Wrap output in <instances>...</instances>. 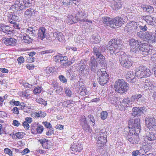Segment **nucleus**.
I'll use <instances>...</instances> for the list:
<instances>
[{
  "instance_id": "nucleus-40",
  "label": "nucleus",
  "mask_w": 156,
  "mask_h": 156,
  "mask_svg": "<svg viewBox=\"0 0 156 156\" xmlns=\"http://www.w3.org/2000/svg\"><path fill=\"white\" fill-rule=\"evenodd\" d=\"M146 137L147 140L149 141L154 140H155L156 138L155 136L154 133L153 132L149 133V134L147 135Z\"/></svg>"
},
{
  "instance_id": "nucleus-27",
  "label": "nucleus",
  "mask_w": 156,
  "mask_h": 156,
  "mask_svg": "<svg viewBox=\"0 0 156 156\" xmlns=\"http://www.w3.org/2000/svg\"><path fill=\"white\" fill-rule=\"evenodd\" d=\"M143 19L148 24L150 25H154V21L155 18L150 16H147L143 17Z\"/></svg>"
},
{
  "instance_id": "nucleus-60",
  "label": "nucleus",
  "mask_w": 156,
  "mask_h": 156,
  "mask_svg": "<svg viewBox=\"0 0 156 156\" xmlns=\"http://www.w3.org/2000/svg\"><path fill=\"white\" fill-rule=\"evenodd\" d=\"M19 108H17L16 107H14L13 109L12 110V112L16 114H19Z\"/></svg>"
},
{
  "instance_id": "nucleus-13",
  "label": "nucleus",
  "mask_w": 156,
  "mask_h": 156,
  "mask_svg": "<svg viewBox=\"0 0 156 156\" xmlns=\"http://www.w3.org/2000/svg\"><path fill=\"white\" fill-rule=\"evenodd\" d=\"M0 31L9 36L13 34L14 33V30L12 29V28L2 23L0 24Z\"/></svg>"
},
{
  "instance_id": "nucleus-20",
  "label": "nucleus",
  "mask_w": 156,
  "mask_h": 156,
  "mask_svg": "<svg viewBox=\"0 0 156 156\" xmlns=\"http://www.w3.org/2000/svg\"><path fill=\"white\" fill-rule=\"evenodd\" d=\"M89 70L88 66L85 64L81 65L79 69L80 75L83 74L85 76L88 74L89 73Z\"/></svg>"
},
{
  "instance_id": "nucleus-32",
  "label": "nucleus",
  "mask_w": 156,
  "mask_h": 156,
  "mask_svg": "<svg viewBox=\"0 0 156 156\" xmlns=\"http://www.w3.org/2000/svg\"><path fill=\"white\" fill-rule=\"evenodd\" d=\"M140 98H141V99L143 100V101H144V99L142 97V95L141 94H135L133 95L130 98V101H131V102H133L137 99H138V101L140 100Z\"/></svg>"
},
{
  "instance_id": "nucleus-25",
  "label": "nucleus",
  "mask_w": 156,
  "mask_h": 156,
  "mask_svg": "<svg viewBox=\"0 0 156 156\" xmlns=\"http://www.w3.org/2000/svg\"><path fill=\"white\" fill-rule=\"evenodd\" d=\"M3 41L6 45L13 46L16 44V40L14 38H10L5 39Z\"/></svg>"
},
{
  "instance_id": "nucleus-48",
  "label": "nucleus",
  "mask_w": 156,
  "mask_h": 156,
  "mask_svg": "<svg viewBox=\"0 0 156 156\" xmlns=\"http://www.w3.org/2000/svg\"><path fill=\"white\" fill-rule=\"evenodd\" d=\"M117 98L115 97H113L110 98V100H109V102L112 104L115 105L117 104Z\"/></svg>"
},
{
  "instance_id": "nucleus-31",
  "label": "nucleus",
  "mask_w": 156,
  "mask_h": 156,
  "mask_svg": "<svg viewBox=\"0 0 156 156\" xmlns=\"http://www.w3.org/2000/svg\"><path fill=\"white\" fill-rule=\"evenodd\" d=\"M19 19V18L18 16L14 14L12 15L11 18H9L8 20L10 23L14 24L17 22V21H18Z\"/></svg>"
},
{
  "instance_id": "nucleus-50",
  "label": "nucleus",
  "mask_w": 156,
  "mask_h": 156,
  "mask_svg": "<svg viewBox=\"0 0 156 156\" xmlns=\"http://www.w3.org/2000/svg\"><path fill=\"white\" fill-rule=\"evenodd\" d=\"M137 36L141 39L145 38V33H144L142 31H140L136 33Z\"/></svg>"
},
{
  "instance_id": "nucleus-26",
  "label": "nucleus",
  "mask_w": 156,
  "mask_h": 156,
  "mask_svg": "<svg viewBox=\"0 0 156 156\" xmlns=\"http://www.w3.org/2000/svg\"><path fill=\"white\" fill-rule=\"evenodd\" d=\"M95 133L96 134V137L98 136H107L108 135L107 132L106 130L102 129L100 130L97 129L95 130Z\"/></svg>"
},
{
  "instance_id": "nucleus-11",
  "label": "nucleus",
  "mask_w": 156,
  "mask_h": 156,
  "mask_svg": "<svg viewBox=\"0 0 156 156\" xmlns=\"http://www.w3.org/2000/svg\"><path fill=\"white\" fill-rule=\"evenodd\" d=\"M123 22L124 21L122 18L116 17L111 20L109 23L111 28H115L121 26L122 24H123Z\"/></svg>"
},
{
  "instance_id": "nucleus-45",
  "label": "nucleus",
  "mask_w": 156,
  "mask_h": 156,
  "mask_svg": "<svg viewBox=\"0 0 156 156\" xmlns=\"http://www.w3.org/2000/svg\"><path fill=\"white\" fill-rule=\"evenodd\" d=\"M36 101L38 103L42 104L44 105H46L47 104L46 101L44 100L41 98H36Z\"/></svg>"
},
{
  "instance_id": "nucleus-12",
  "label": "nucleus",
  "mask_w": 156,
  "mask_h": 156,
  "mask_svg": "<svg viewBox=\"0 0 156 156\" xmlns=\"http://www.w3.org/2000/svg\"><path fill=\"white\" fill-rule=\"evenodd\" d=\"M147 127L153 131H156V120L154 118H146L145 119Z\"/></svg>"
},
{
  "instance_id": "nucleus-47",
  "label": "nucleus",
  "mask_w": 156,
  "mask_h": 156,
  "mask_svg": "<svg viewBox=\"0 0 156 156\" xmlns=\"http://www.w3.org/2000/svg\"><path fill=\"white\" fill-rule=\"evenodd\" d=\"M65 92L66 96L69 97H70L72 95V93L71 91L69 88L66 87L64 89Z\"/></svg>"
},
{
  "instance_id": "nucleus-62",
  "label": "nucleus",
  "mask_w": 156,
  "mask_h": 156,
  "mask_svg": "<svg viewBox=\"0 0 156 156\" xmlns=\"http://www.w3.org/2000/svg\"><path fill=\"white\" fill-rule=\"evenodd\" d=\"M38 133H41L43 131L44 129L43 126H38L36 129Z\"/></svg>"
},
{
  "instance_id": "nucleus-22",
  "label": "nucleus",
  "mask_w": 156,
  "mask_h": 156,
  "mask_svg": "<svg viewBox=\"0 0 156 156\" xmlns=\"http://www.w3.org/2000/svg\"><path fill=\"white\" fill-rule=\"evenodd\" d=\"M27 33L29 35L33 37L36 36L38 33V30L35 27H29L27 30Z\"/></svg>"
},
{
  "instance_id": "nucleus-41",
  "label": "nucleus",
  "mask_w": 156,
  "mask_h": 156,
  "mask_svg": "<svg viewBox=\"0 0 156 156\" xmlns=\"http://www.w3.org/2000/svg\"><path fill=\"white\" fill-rule=\"evenodd\" d=\"M101 39L100 36L97 35L92 37V41L93 43H98L100 41Z\"/></svg>"
},
{
  "instance_id": "nucleus-7",
  "label": "nucleus",
  "mask_w": 156,
  "mask_h": 156,
  "mask_svg": "<svg viewBox=\"0 0 156 156\" xmlns=\"http://www.w3.org/2000/svg\"><path fill=\"white\" fill-rule=\"evenodd\" d=\"M92 53L96 56V59L99 58L102 60L104 59L105 57L102 53L105 51V50L103 47L95 46L92 48Z\"/></svg>"
},
{
  "instance_id": "nucleus-38",
  "label": "nucleus",
  "mask_w": 156,
  "mask_h": 156,
  "mask_svg": "<svg viewBox=\"0 0 156 156\" xmlns=\"http://www.w3.org/2000/svg\"><path fill=\"white\" fill-rule=\"evenodd\" d=\"M154 34L151 32H147L145 33V38L148 40H151L153 39Z\"/></svg>"
},
{
  "instance_id": "nucleus-18",
  "label": "nucleus",
  "mask_w": 156,
  "mask_h": 156,
  "mask_svg": "<svg viewBox=\"0 0 156 156\" xmlns=\"http://www.w3.org/2000/svg\"><path fill=\"white\" fill-rule=\"evenodd\" d=\"M24 7L23 4H22L18 1H16L14 4L11 6V9L14 12H16L23 10Z\"/></svg>"
},
{
  "instance_id": "nucleus-58",
  "label": "nucleus",
  "mask_w": 156,
  "mask_h": 156,
  "mask_svg": "<svg viewBox=\"0 0 156 156\" xmlns=\"http://www.w3.org/2000/svg\"><path fill=\"white\" fill-rule=\"evenodd\" d=\"M24 133L23 132H18L15 134L16 137L19 139L22 138Z\"/></svg>"
},
{
  "instance_id": "nucleus-44",
  "label": "nucleus",
  "mask_w": 156,
  "mask_h": 156,
  "mask_svg": "<svg viewBox=\"0 0 156 156\" xmlns=\"http://www.w3.org/2000/svg\"><path fill=\"white\" fill-rule=\"evenodd\" d=\"M135 73H134L133 72L131 71H129L127 72V74L126 75L125 77L127 80L133 77V76L135 75Z\"/></svg>"
},
{
  "instance_id": "nucleus-57",
  "label": "nucleus",
  "mask_w": 156,
  "mask_h": 156,
  "mask_svg": "<svg viewBox=\"0 0 156 156\" xmlns=\"http://www.w3.org/2000/svg\"><path fill=\"white\" fill-rule=\"evenodd\" d=\"M17 61L18 62V63L19 65H20L22 63H23L24 62V58L22 56L19 57L17 59Z\"/></svg>"
},
{
  "instance_id": "nucleus-28",
  "label": "nucleus",
  "mask_w": 156,
  "mask_h": 156,
  "mask_svg": "<svg viewBox=\"0 0 156 156\" xmlns=\"http://www.w3.org/2000/svg\"><path fill=\"white\" fill-rule=\"evenodd\" d=\"M141 7L144 11L149 13H151L154 11V8L150 5H144L142 6Z\"/></svg>"
},
{
  "instance_id": "nucleus-15",
  "label": "nucleus",
  "mask_w": 156,
  "mask_h": 156,
  "mask_svg": "<svg viewBox=\"0 0 156 156\" xmlns=\"http://www.w3.org/2000/svg\"><path fill=\"white\" fill-rule=\"evenodd\" d=\"M89 68L91 71L95 72L98 69V63L94 56L91 57L89 63Z\"/></svg>"
},
{
  "instance_id": "nucleus-3",
  "label": "nucleus",
  "mask_w": 156,
  "mask_h": 156,
  "mask_svg": "<svg viewBox=\"0 0 156 156\" xmlns=\"http://www.w3.org/2000/svg\"><path fill=\"white\" fill-rule=\"evenodd\" d=\"M134 58L130 55H123L119 58L121 66L125 69H129L133 63Z\"/></svg>"
},
{
  "instance_id": "nucleus-54",
  "label": "nucleus",
  "mask_w": 156,
  "mask_h": 156,
  "mask_svg": "<svg viewBox=\"0 0 156 156\" xmlns=\"http://www.w3.org/2000/svg\"><path fill=\"white\" fill-rule=\"evenodd\" d=\"M138 26L140 29L142 31H145L147 30V27L146 25L142 24L141 25H139Z\"/></svg>"
},
{
  "instance_id": "nucleus-10",
  "label": "nucleus",
  "mask_w": 156,
  "mask_h": 156,
  "mask_svg": "<svg viewBox=\"0 0 156 156\" xmlns=\"http://www.w3.org/2000/svg\"><path fill=\"white\" fill-rule=\"evenodd\" d=\"M80 125L83 130L87 133H91L92 130L90 125L87 123V119L85 116H83L80 119Z\"/></svg>"
},
{
  "instance_id": "nucleus-52",
  "label": "nucleus",
  "mask_w": 156,
  "mask_h": 156,
  "mask_svg": "<svg viewBox=\"0 0 156 156\" xmlns=\"http://www.w3.org/2000/svg\"><path fill=\"white\" fill-rule=\"evenodd\" d=\"M88 117L90 119V121L92 122L91 125H92V126H94L95 124V121L93 116L91 115H88Z\"/></svg>"
},
{
  "instance_id": "nucleus-63",
  "label": "nucleus",
  "mask_w": 156,
  "mask_h": 156,
  "mask_svg": "<svg viewBox=\"0 0 156 156\" xmlns=\"http://www.w3.org/2000/svg\"><path fill=\"white\" fill-rule=\"evenodd\" d=\"M43 123L45 127L48 128L50 129L52 127V125L50 124V123L47 122H43Z\"/></svg>"
},
{
  "instance_id": "nucleus-24",
  "label": "nucleus",
  "mask_w": 156,
  "mask_h": 156,
  "mask_svg": "<svg viewBox=\"0 0 156 156\" xmlns=\"http://www.w3.org/2000/svg\"><path fill=\"white\" fill-rule=\"evenodd\" d=\"M134 136V135L133 136H127V138L128 140L131 143L133 144H138L140 139L138 136H137L136 134L135 136V137Z\"/></svg>"
},
{
  "instance_id": "nucleus-19",
  "label": "nucleus",
  "mask_w": 156,
  "mask_h": 156,
  "mask_svg": "<svg viewBox=\"0 0 156 156\" xmlns=\"http://www.w3.org/2000/svg\"><path fill=\"white\" fill-rule=\"evenodd\" d=\"M37 11L31 8H30L27 9L24 12V16L26 18L30 19L32 17L35 16Z\"/></svg>"
},
{
  "instance_id": "nucleus-39",
  "label": "nucleus",
  "mask_w": 156,
  "mask_h": 156,
  "mask_svg": "<svg viewBox=\"0 0 156 156\" xmlns=\"http://www.w3.org/2000/svg\"><path fill=\"white\" fill-rule=\"evenodd\" d=\"M112 19H110L109 17H103L102 18V22L103 23L106 24L107 26L110 27V24L109 23Z\"/></svg>"
},
{
  "instance_id": "nucleus-34",
  "label": "nucleus",
  "mask_w": 156,
  "mask_h": 156,
  "mask_svg": "<svg viewBox=\"0 0 156 156\" xmlns=\"http://www.w3.org/2000/svg\"><path fill=\"white\" fill-rule=\"evenodd\" d=\"M56 71V69L54 67H47L44 71L47 74H49L51 73H54Z\"/></svg>"
},
{
  "instance_id": "nucleus-33",
  "label": "nucleus",
  "mask_w": 156,
  "mask_h": 156,
  "mask_svg": "<svg viewBox=\"0 0 156 156\" xmlns=\"http://www.w3.org/2000/svg\"><path fill=\"white\" fill-rule=\"evenodd\" d=\"M39 141L44 148L47 149L50 148L48 145V140L45 139H41L39 140Z\"/></svg>"
},
{
  "instance_id": "nucleus-43",
  "label": "nucleus",
  "mask_w": 156,
  "mask_h": 156,
  "mask_svg": "<svg viewBox=\"0 0 156 156\" xmlns=\"http://www.w3.org/2000/svg\"><path fill=\"white\" fill-rule=\"evenodd\" d=\"M144 87L145 88L147 87H151L153 85V83L152 81L148 80H146L144 83Z\"/></svg>"
},
{
  "instance_id": "nucleus-23",
  "label": "nucleus",
  "mask_w": 156,
  "mask_h": 156,
  "mask_svg": "<svg viewBox=\"0 0 156 156\" xmlns=\"http://www.w3.org/2000/svg\"><path fill=\"white\" fill-rule=\"evenodd\" d=\"M46 29L44 27H41L39 28L37 34L39 39L43 40L46 36Z\"/></svg>"
},
{
  "instance_id": "nucleus-37",
  "label": "nucleus",
  "mask_w": 156,
  "mask_h": 156,
  "mask_svg": "<svg viewBox=\"0 0 156 156\" xmlns=\"http://www.w3.org/2000/svg\"><path fill=\"white\" fill-rule=\"evenodd\" d=\"M33 1V0H23L24 7L28 8L31 6L32 5Z\"/></svg>"
},
{
  "instance_id": "nucleus-59",
  "label": "nucleus",
  "mask_w": 156,
  "mask_h": 156,
  "mask_svg": "<svg viewBox=\"0 0 156 156\" xmlns=\"http://www.w3.org/2000/svg\"><path fill=\"white\" fill-rule=\"evenodd\" d=\"M10 103L12 104H13L14 105L16 106H19L20 102L18 101H15L14 100H12L10 101Z\"/></svg>"
},
{
  "instance_id": "nucleus-2",
  "label": "nucleus",
  "mask_w": 156,
  "mask_h": 156,
  "mask_svg": "<svg viewBox=\"0 0 156 156\" xmlns=\"http://www.w3.org/2000/svg\"><path fill=\"white\" fill-rule=\"evenodd\" d=\"M114 87L115 91L122 94L129 90V85L124 80L119 79L115 82Z\"/></svg>"
},
{
  "instance_id": "nucleus-1",
  "label": "nucleus",
  "mask_w": 156,
  "mask_h": 156,
  "mask_svg": "<svg viewBox=\"0 0 156 156\" xmlns=\"http://www.w3.org/2000/svg\"><path fill=\"white\" fill-rule=\"evenodd\" d=\"M123 41L120 39H113L111 40L107 45L108 49L111 54L116 55L120 51L123 45Z\"/></svg>"
},
{
  "instance_id": "nucleus-49",
  "label": "nucleus",
  "mask_w": 156,
  "mask_h": 156,
  "mask_svg": "<svg viewBox=\"0 0 156 156\" xmlns=\"http://www.w3.org/2000/svg\"><path fill=\"white\" fill-rule=\"evenodd\" d=\"M74 102V101L71 100L65 101L63 103L62 106L64 107H67L69 105L73 104Z\"/></svg>"
},
{
  "instance_id": "nucleus-14",
  "label": "nucleus",
  "mask_w": 156,
  "mask_h": 156,
  "mask_svg": "<svg viewBox=\"0 0 156 156\" xmlns=\"http://www.w3.org/2000/svg\"><path fill=\"white\" fill-rule=\"evenodd\" d=\"M125 30L128 32L133 33L139 30L137 23L134 21L129 22L125 27Z\"/></svg>"
},
{
  "instance_id": "nucleus-29",
  "label": "nucleus",
  "mask_w": 156,
  "mask_h": 156,
  "mask_svg": "<svg viewBox=\"0 0 156 156\" xmlns=\"http://www.w3.org/2000/svg\"><path fill=\"white\" fill-rule=\"evenodd\" d=\"M53 36L55 39L59 41H62L64 39V36L61 32H56L53 33Z\"/></svg>"
},
{
  "instance_id": "nucleus-8",
  "label": "nucleus",
  "mask_w": 156,
  "mask_h": 156,
  "mask_svg": "<svg viewBox=\"0 0 156 156\" xmlns=\"http://www.w3.org/2000/svg\"><path fill=\"white\" fill-rule=\"evenodd\" d=\"M130 46V51L136 53L140 46L141 45V42L133 38L130 39L129 41Z\"/></svg>"
},
{
  "instance_id": "nucleus-42",
  "label": "nucleus",
  "mask_w": 156,
  "mask_h": 156,
  "mask_svg": "<svg viewBox=\"0 0 156 156\" xmlns=\"http://www.w3.org/2000/svg\"><path fill=\"white\" fill-rule=\"evenodd\" d=\"M42 88L41 86H38L36 87L33 91L34 94H37L41 93L42 90Z\"/></svg>"
},
{
  "instance_id": "nucleus-56",
  "label": "nucleus",
  "mask_w": 156,
  "mask_h": 156,
  "mask_svg": "<svg viewBox=\"0 0 156 156\" xmlns=\"http://www.w3.org/2000/svg\"><path fill=\"white\" fill-rule=\"evenodd\" d=\"M137 78H138V77H137V76H136L135 75V76H134L133 78L131 77V78L129 79V80H127V81L129 82L133 83L136 82L137 80Z\"/></svg>"
},
{
  "instance_id": "nucleus-55",
  "label": "nucleus",
  "mask_w": 156,
  "mask_h": 156,
  "mask_svg": "<svg viewBox=\"0 0 156 156\" xmlns=\"http://www.w3.org/2000/svg\"><path fill=\"white\" fill-rule=\"evenodd\" d=\"M58 60H59V62L60 63V62H63V61H64V60H67L68 58L66 56H64L63 57L62 56H59L58 57Z\"/></svg>"
},
{
  "instance_id": "nucleus-51",
  "label": "nucleus",
  "mask_w": 156,
  "mask_h": 156,
  "mask_svg": "<svg viewBox=\"0 0 156 156\" xmlns=\"http://www.w3.org/2000/svg\"><path fill=\"white\" fill-rule=\"evenodd\" d=\"M58 79L63 83H66L67 82V79L63 75H60L58 76Z\"/></svg>"
},
{
  "instance_id": "nucleus-16",
  "label": "nucleus",
  "mask_w": 156,
  "mask_h": 156,
  "mask_svg": "<svg viewBox=\"0 0 156 156\" xmlns=\"http://www.w3.org/2000/svg\"><path fill=\"white\" fill-rule=\"evenodd\" d=\"M83 149L82 146L78 143H74L70 147V151L72 153L76 154L77 152H80Z\"/></svg>"
},
{
  "instance_id": "nucleus-5",
  "label": "nucleus",
  "mask_w": 156,
  "mask_h": 156,
  "mask_svg": "<svg viewBox=\"0 0 156 156\" xmlns=\"http://www.w3.org/2000/svg\"><path fill=\"white\" fill-rule=\"evenodd\" d=\"M137 69L138 70L136 71L135 74L136 76L138 77L139 79L148 77L151 74L150 69L143 66L139 67Z\"/></svg>"
},
{
  "instance_id": "nucleus-61",
  "label": "nucleus",
  "mask_w": 156,
  "mask_h": 156,
  "mask_svg": "<svg viewBox=\"0 0 156 156\" xmlns=\"http://www.w3.org/2000/svg\"><path fill=\"white\" fill-rule=\"evenodd\" d=\"M130 98L127 97L126 98L123 99L122 101V103L124 104H128V103H129L130 102H131V101H130Z\"/></svg>"
},
{
  "instance_id": "nucleus-17",
  "label": "nucleus",
  "mask_w": 156,
  "mask_h": 156,
  "mask_svg": "<svg viewBox=\"0 0 156 156\" xmlns=\"http://www.w3.org/2000/svg\"><path fill=\"white\" fill-rule=\"evenodd\" d=\"M144 108L134 107L132 108V115L136 117L140 116L143 114V111L144 110Z\"/></svg>"
},
{
  "instance_id": "nucleus-6",
  "label": "nucleus",
  "mask_w": 156,
  "mask_h": 156,
  "mask_svg": "<svg viewBox=\"0 0 156 156\" xmlns=\"http://www.w3.org/2000/svg\"><path fill=\"white\" fill-rule=\"evenodd\" d=\"M128 124L129 128L132 129L133 131H135L134 134L135 133L137 134L139 133L141 126L140 125V119H130L129 121Z\"/></svg>"
},
{
  "instance_id": "nucleus-64",
  "label": "nucleus",
  "mask_w": 156,
  "mask_h": 156,
  "mask_svg": "<svg viewBox=\"0 0 156 156\" xmlns=\"http://www.w3.org/2000/svg\"><path fill=\"white\" fill-rule=\"evenodd\" d=\"M140 154V153L138 150L134 151L132 152V156H137Z\"/></svg>"
},
{
  "instance_id": "nucleus-30",
  "label": "nucleus",
  "mask_w": 156,
  "mask_h": 156,
  "mask_svg": "<svg viewBox=\"0 0 156 156\" xmlns=\"http://www.w3.org/2000/svg\"><path fill=\"white\" fill-rule=\"evenodd\" d=\"M122 5V2L120 0L114 2L113 7V9L114 10H117L121 8Z\"/></svg>"
},
{
  "instance_id": "nucleus-53",
  "label": "nucleus",
  "mask_w": 156,
  "mask_h": 156,
  "mask_svg": "<svg viewBox=\"0 0 156 156\" xmlns=\"http://www.w3.org/2000/svg\"><path fill=\"white\" fill-rule=\"evenodd\" d=\"M4 152L9 155V156H12V151L8 148H6L4 149Z\"/></svg>"
},
{
  "instance_id": "nucleus-9",
  "label": "nucleus",
  "mask_w": 156,
  "mask_h": 156,
  "mask_svg": "<svg viewBox=\"0 0 156 156\" xmlns=\"http://www.w3.org/2000/svg\"><path fill=\"white\" fill-rule=\"evenodd\" d=\"M149 49L148 46L146 45L145 44L141 43V45L140 46L137 51L136 52V54L138 56H141L143 55L145 56L149 54H150L149 53Z\"/></svg>"
},
{
  "instance_id": "nucleus-36",
  "label": "nucleus",
  "mask_w": 156,
  "mask_h": 156,
  "mask_svg": "<svg viewBox=\"0 0 156 156\" xmlns=\"http://www.w3.org/2000/svg\"><path fill=\"white\" fill-rule=\"evenodd\" d=\"M22 40L25 43L30 44L32 41V39L30 37L29 35L24 36Z\"/></svg>"
},
{
  "instance_id": "nucleus-46",
  "label": "nucleus",
  "mask_w": 156,
  "mask_h": 156,
  "mask_svg": "<svg viewBox=\"0 0 156 156\" xmlns=\"http://www.w3.org/2000/svg\"><path fill=\"white\" fill-rule=\"evenodd\" d=\"M108 113L106 111H102L101 113V117L102 119L104 120L107 118Z\"/></svg>"
},
{
  "instance_id": "nucleus-35",
  "label": "nucleus",
  "mask_w": 156,
  "mask_h": 156,
  "mask_svg": "<svg viewBox=\"0 0 156 156\" xmlns=\"http://www.w3.org/2000/svg\"><path fill=\"white\" fill-rule=\"evenodd\" d=\"M98 139V140L97 141L98 143H101V144H104L107 141V136L105 137V136L104 137L103 136H98L97 137Z\"/></svg>"
},
{
  "instance_id": "nucleus-21",
  "label": "nucleus",
  "mask_w": 156,
  "mask_h": 156,
  "mask_svg": "<svg viewBox=\"0 0 156 156\" xmlns=\"http://www.w3.org/2000/svg\"><path fill=\"white\" fill-rule=\"evenodd\" d=\"M84 16H85V17H86L87 16V15H86L85 12L80 9L77 12L76 14V18L78 21L83 22V20H84V17L83 18Z\"/></svg>"
},
{
  "instance_id": "nucleus-4",
  "label": "nucleus",
  "mask_w": 156,
  "mask_h": 156,
  "mask_svg": "<svg viewBox=\"0 0 156 156\" xmlns=\"http://www.w3.org/2000/svg\"><path fill=\"white\" fill-rule=\"evenodd\" d=\"M97 74L99 77L98 82L101 85L104 86L108 82L109 75L105 71H102L100 69L97 72Z\"/></svg>"
}]
</instances>
